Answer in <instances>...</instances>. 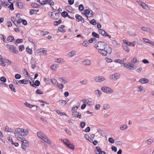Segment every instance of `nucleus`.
Instances as JSON below:
<instances>
[{"mask_svg":"<svg viewBox=\"0 0 154 154\" xmlns=\"http://www.w3.org/2000/svg\"><path fill=\"white\" fill-rule=\"evenodd\" d=\"M112 52V48L107 45L106 46L104 47V48L100 50L98 53L103 56H106L108 54H110Z\"/></svg>","mask_w":154,"mask_h":154,"instance_id":"obj_1","label":"nucleus"},{"mask_svg":"<svg viewBox=\"0 0 154 154\" xmlns=\"http://www.w3.org/2000/svg\"><path fill=\"white\" fill-rule=\"evenodd\" d=\"M82 14L83 16H85L88 20L89 18L94 17V14L93 11L89 8L85 9Z\"/></svg>","mask_w":154,"mask_h":154,"instance_id":"obj_2","label":"nucleus"},{"mask_svg":"<svg viewBox=\"0 0 154 154\" xmlns=\"http://www.w3.org/2000/svg\"><path fill=\"white\" fill-rule=\"evenodd\" d=\"M37 134L39 138L48 144L50 145L51 144V140L42 132L38 131L37 132Z\"/></svg>","mask_w":154,"mask_h":154,"instance_id":"obj_3","label":"nucleus"},{"mask_svg":"<svg viewBox=\"0 0 154 154\" xmlns=\"http://www.w3.org/2000/svg\"><path fill=\"white\" fill-rule=\"evenodd\" d=\"M107 45V43L105 42L102 41H99L94 45V47L97 50L98 52L100 50L103 49L104 47Z\"/></svg>","mask_w":154,"mask_h":154,"instance_id":"obj_4","label":"nucleus"},{"mask_svg":"<svg viewBox=\"0 0 154 154\" xmlns=\"http://www.w3.org/2000/svg\"><path fill=\"white\" fill-rule=\"evenodd\" d=\"M61 141H62L65 145L69 148L74 150L75 146L73 144L71 143L70 141L67 139H61Z\"/></svg>","mask_w":154,"mask_h":154,"instance_id":"obj_5","label":"nucleus"},{"mask_svg":"<svg viewBox=\"0 0 154 154\" xmlns=\"http://www.w3.org/2000/svg\"><path fill=\"white\" fill-rule=\"evenodd\" d=\"M101 91L104 93L108 94H111L114 93V91L111 87L104 86L101 88Z\"/></svg>","mask_w":154,"mask_h":154,"instance_id":"obj_6","label":"nucleus"},{"mask_svg":"<svg viewBox=\"0 0 154 154\" xmlns=\"http://www.w3.org/2000/svg\"><path fill=\"white\" fill-rule=\"evenodd\" d=\"M17 131L18 132L23 136L24 137L28 135L29 133V130L28 129H24L23 128H18L17 129Z\"/></svg>","mask_w":154,"mask_h":154,"instance_id":"obj_7","label":"nucleus"},{"mask_svg":"<svg viewBox=\"0 0 154 154\" xmlns=\"http://www.w3.org/2000/svg\"><path fill=\"white\" fill-rule=\"evenodd\" d=\"M15 137L19 141H23L25 140V138L22 135L18 132L17 131V129H16V131L14 132Z\"/></svg>","mask_w":154,"mask_h":154,"instance_id":"obj_8","label":"nucleus"},{"mask_svg":"<svg viewBox=\"0 0 154 154\" xmlns=\"http://www.w3.org/2000/svg\"><path fill=\"white\" fill-rule=\"evenodd\" d=\"M122 64H123L124 67L130 70H133L135 68L134 67V64H131V63L129 62L127 64L126 63H123Z\"/></svg>","mask_w":154,"mask_h":154,"instance_id":"obj_9","label":"nucleus"},{"mask_svg":"<svg viewBox=\"0 0 154 154\" xmlns=\"http://www.w3.org/2000/svg\"><path fill=\"white\" fill-rule=\"evenodd\" d=\"M22 142L21 147L24 150H26L27 147L29 146V142L25 138L23 141H21Z\"/></svg>","mask_w":154,"mask_h":154,"instance_id":"obj_10","label":"nucleus"},{"mask_svg":"<svg viewBox=\"0 0 154 154\" xmlns=\"http://www.w3.org/2000/svg\"><path fill=\"white\" fill-rule=\"evenodd\" d=\"M94 79L96 82L99 83L105 81L106 79L105 77L102 76H95Z\"/></svg>","mask_w":154,"mask_h":154,"instance_id":"obj_11","label":"nucleus"},{"mask_svg":"<svg viewBox=\"0 0 154 154\" xmlns=\"http://www.w3.org/2000/svg\"><path fill=\"white\" fill-rule=\"evenodd\" d=\"M120 77V75L118 73H115L110 75L109 78L112 80L116 81Z\"/></svg>","mask_w":154,"mask_h":154,"instance_id":"obj_12","label":"nucleus"},{"mask_svg":"<svg viewBox=\"0 0 154 154\" xmlns=\"http://www.w3.org/2000/svg\"><path fill=\"white\" fill-rule=\"evenodd\" d=\"M47 50L44 48H40L36 50L35 52L36 53H42L43 56H46L47 55Z\"/></svg>","mask_w":154,"mask_h":154,"instance_id":"obj_13","label":"nucleus"},{"mask_svg":"<svg viewBox=\"0 0 154 154\" xmlns=\"http://www.w3.org/2000/svg\"><path fill=\"white\" fill-rule=\"evenodd\" d=\"M137 90L138 92L144 93L146 91L145 88L141 85H138L137 87Z\"/></svg>","mask_w":154,"mask_h":154,"instance_id":"obj_14","label":"nucleus"},{"mask_svg":"<svg viewBox=\"0 0 154 154\" xmlns=\"http://www.w3.org/2000/svg\"><path fill=\"white\" fill-rule=\"evenodd\" d=\"M73 116L75 117H77L79 119L81 118V114L80 113L77 111H73L72 112Z\"/></svg>","mask_w":154,"mask_h":154,"instance_id":"obj_15","label":"nucleus"},{"mask_svg":"<svg viewBox=\"0 0 154 154\" xmlns=\"http://www.w3.org/2000/svg\"><path fill=\"white\" fill-rule=\"evenodd\" d=\"M51 17L54 20H57L59 17V14L57 13H54L53 12H51Z\"/></svg>","mask_w":154,"mask_h":154,"instance_id":"obj_16","label":"nucleus"},{"mask_svg":"<svg viewBox=\"0 0 154 154\" xmlns=\"http://www.w3.org/2000/svg\"><path fill=\"white\" fill-rule=\"evenodd\" d=\"M75 18L78 20L79 21H80L82 23L85 22V20L83 17L81 15L78 14H76L75 15Z\"/></svg>","mask_w":154,"mask_h":154,"instance_id":"obj_17","label":"nucleus"},{"mask_svg":"<svg viewBox=\"0 0 154 154\" xmlns=\"http://www.w3.org/2000/svg\"><path fill=\"white\" fill-rule=\"evenodd\" d=\"M59 81L62 84H65L68 81V79L67 78L65 77H61L59 78Z\"/></svg>","mask_w":154,"mask_h":154,"instance_id":"obj_18","label":"nucleus"},{"mask_svg":"<svg viewBox=\"0 0 154 154\" xmlns=\"http://www.w3.org/2000/svg\"><path fill=\"white\" fill-rule=\"evenodd\" d=\"M82 63L83 64L86 66H89L91 64V61L89 59L85 60L82 61Z\"/></svg>","mask_w":154,"mask_h":154,"instance_id":"obj_19","label":"nucleus"},{"mask_svg":"<svg viewBox=\"0 0 154 154\" xmlns=\"http://www.w3.org/2000/svg\"><path fill=\"white\" fill-rule=\"evenodd\" d=\"M139 82L142 84H146L149 82V80L147 78H142L139 80Z\"/></svg>","mask_w":154,"mask_h":154,"instance_id":"obj_20","label":"nucleus"},{"mask_svg":"<svg viewBox=\"0 0 154 154\" xmlns=\"http://www.w3.org/2000/svg\"><path fill=\"white\" fill-rule=\"evenodd\" d=\"M59 67V65L57 64H54L51 65L50 66L51 69L54 71H56L57 69V68Z\"/></svg>","mask_w":154,"mask_h":154,"instance_id":"obj_21","label":"nucleus"},{"mask_svg":"<svg viewBox=\"0 0 154 154\" xmlns=\"http://www.w3.org/2000/svg\"><path fill=\"white\" fill-rule=\"evenodd\" d=\"M102 107L104 110H107L110 108V106L109 104L105 103L103 104Z\"/></svg>","mask_w":154,"mask_h":154,"instance_id":"obj_22","label":"nucleus"},{"mask_svg":"<svg viewBox=\"0 0 154 154\" xmlns=\"http://www.w3.org/2000/svg\"><path fill=\"white\" fill-rule=\"evenodd\" d=\"M94 93L97 97H99L102 94V92L100 90L97 89L94 91Z\"/></svg>","mask_w":154,"mask_h":154,"instance_id":"obj_23","label":"nucleus"},{"mask_svg":"<svg viewBox=\"0 0 154 154\" xmlns=\"http://www.w3.org/2000/svg\"><path fill=\"white\" fill-rule=\"evenodd\" d=\"M65 27V26L64 25H61L58 28V30L61 32L64 33L66 31V29H63Z\"/></svg>","mask_w":154,"mask_h":154,"instance_id":"obj_24","label":"nucleus"},{"mask_svg":"<svg viewBox=\"0 0 154 154\" xmlns=\"http://www.w3.org/2000/svg\"><path fill=\"white\" fill-rule=\"evenodd\" d=\"M98 31L99 33L101 34L103 36H106V35H107V32L103 29H99Z\"/></svg>","mask_w":154,"mask_h":154,"instance_id":"obj_25","label":"nucleus"},{"mask_svg":"<svg viewBox=\"0 0 154 154\" xmlns=\"http://www.w3.org/2000/svg\"><path fill=\"white\" fill-rule=\"evenodd\" d=\"M76 52L75 50L72 51L68 53L67 55L69 57H72L76 54Z\"/></svg>","mask_w":154,"mask_h":154,"instance_id":"obj_26","label":"nucleus"},{"mask_svg":"<svg viewBox=\"0 0 154 154\" xmlns=\"http://www.w3.org/2000/svg\"><path fill=\"white\" fill-rule=\"evenodd\" d=\"M24 104L26 106L30 108H32V107H34L35 109H37V107L36 105H32L31 104L28 103L27 102H25Z\"/></svg>","mask_w":154,"mask_h":154,"instance_id":"obj_27","label":"nucleus"},{"mask_svg":"<svg viewBox=\"0 0 154 154\" xmlns=\"http://www.w3.org/2000/svg\"><path fill=\"white\" fill-rule=\"evenodd\" d=\"M111 42L114 46L116 47L119 48L120 46V44L118 43L115 40H112Z\"/></svg>","mask_w":154,"mask_h":154,"instance_id":"obj_28","label":"nucleus"},{"mask_svg":"<svg viewBox=\"0 0 154 154\" xmlns=\"http://www.w3.org/2000/svg\"><path fill=\"white\" fill-rule=\"evenodd\" d=\"M5 131L7 132H11L12 133H14V132L13 129L9 128L8 126L5 127Z\"/></svg>","mask_w":154,"mask_h":154,"instance_id":"obj_29","label":"nucleus"},{"mask_svg":"<svg viewBox=\"0 0 154 154\" xmlns=\"http://www.w3.org/2000/svg\"><path fill=\"white\" fill-rule=\"evenodd\" d=\"M22 19L20 18H19L15 23H14L15 25L17 27H19L20 26V23H22Z\"/></svg>","mask_w":154,"mask_h":154,"instance_id":"obj_30","label":"nucleus"},{"mask_svg":"<svg viewBox=\"0 0 154 154\" xmlns=\"http://www.w3.org/2000/svg\"><path fill=\"white\" fill-rule=\"evenodd\" d=\"M16 5L19 8L22 9L23 8V3L20 2H16Z\"/></svg>","mask_w":154,"mask_h":154,"instance_id":"obj_31","label":"nucleus"},{"mask_svg":"<svg viewBox=\"0 0 154 154\" xmlns=\"http://www.w3.org/2000/svg\"><path fill=\"white\" fill-rule=\"evenodd\" d=\"M10 50L12 51L15 54H17L18 51L16 49V47L14 45H12Z\"/></svg>","mask_w":154,"mask_h":154,"instance_id":"obj_32","label":"nucleus"},{"mask_svg":"<svg viewBox=\"0 0 154 154\" xmlns=\"http://www.w3.org/2000/svg\"><path fill=\"white\" fill-rule=\"evenodd\" d=\"M44 81L47 84H50L51 83H52L53 84L54 83L52 80L49 78H44Z\"/></svg>","mask_w":154,"mask_h":154,"instance_id":"obj_33","label":"nucleus"},{"mask_svg":"<svg viewBox=\"0 0 154 154\" xmlns=\"http://www.w3.org/2000/svg\"><path fill=\"white\" fill-rule=\"evenodd\" d=\"M153 142V140L151 139H149L146 140L145 143L148 145H151Z\"/></svg>","mask_w":154,"mask_h":154,"instance_id":"obj_34","label":"nucleus"},{"mask_svg":"<svg viewBox=\"0 0 154 154\" xmlns=\"http://www.w3.org/2000/svg\"><path fill=\"white\" fill-rule=\"evenodd\" d=\"M96 148L97 150H95L94 152L96 154H101L100 152L101 151V149L99 146H96Z\"/></svg>","mask_w":154,"mask_h":154,"instance_id":"obj_35","label":"nucleus"},{"mask_svg":"<svg viewBox=\"0 0 154 154\" xmlns=\"http://www.w3.org/2000/svg\"><path fill=\"white\" fill-rule=\"evenodd\" d=\"M55 62L58 63H64V60L61 58H59L56 59Z\"/></svg>","mask_w":154,"mask_h":154,"instance_id":"obj_36","label":"nucleus"},{"mask_svg":"<svg viewBox=\"0 0 154 154\" xmlns=\"http://www.w3.org/2000/svg\"><path fill=\"white\" fill-rule=\"evenodd\" d=\"M14 38L13 36L11 35H9L7 38V42H12L14 39Z\"/></svg>","mask_w":154,"mask_h":154,"instance_id":"obj_37","label":"nucleus"},{"mask_svg":"<svg viewBox=\"0 0 154 154\" xmlns=\"http://www.w3.org/2000/svg\"><path fill=\"white\" fill-rule=\"evenodd\" d=\"M30 83L31 85H32V86L35 87V85L37 86H38L39 85H40V82L38 80H36L35 81L34 84L33 85H32L31 84V82H30Z\"/></svg>","mask_w":154,"mask_h":154,"instance_id":"obj_38","label":"nucleus"},{"mask_svg":"<svg viewBox=\"0 0 154 154\" xmlns=\"http://www.w3.org/2000/svg\"><path fill=\"white\" fill-rule=\"evenodd\" d=\"M18 82L19 83L24 84H28V81L25 79H22L18 81Z\"/></svg>","mask_w":154,"mask_h":154,"instance_id":"obj_39","label":"nucleus"},{"mask_svg":"<svg viewBox=\"0 0 154 154\" xmlns=\"http://www.w3.org/2000/svg\"><path fill=\"white\" fill-rule=\"evenodd\" d=\"M66 9L69 12L71 13L73 11L72 9L70 6H66Z\"/></svg>","mask_w":154,"mask_h":154,"instance_id":"obj_40","label":"nucleus"},{"mask_svg":"<svg viewBox=\"0 0 154 154\" xmlns=\"http://www.w3.org/2000/svg\"><path fill=\"white\" fill-rule=\"evenodd\" d=\"M9 87L12 91L14 92H16V91L15 90V88L13 84H10L9 85Z\"/></svg>","mask_w":154,"mask_h":154,"instance_id":"obj_41","label":"nucleus"},{"mask_svg":"<svg viewBox=\"0 0 154 154\" xmlns=\"http://www.w3.org/2000/svg\"><path fill=\"white\" fill-rule=\"evenodd\" d=\"M141 6L143 9L147 10L149 8L148 6L145 3L143 2L141 5Z\"/></svg>","mask_w":154,"mask_h":154,"instance_id":"obj_42","label":"nucleus"},{"mask_svg":"<svg viewBox=\"0 0 154 154\" xmlns=\"http://www.w3.org/2000/svg\"><path fill=\"white\" fill-rule=\"evenodd\" d=\"M47 4H48L51 6L54 5V2L52 0H46Z\"/></svg>","mask_w":154,"mask_h":154,"instance_id":"obj_43","label":"nucleus"},{"mask_svg":"<svg viewBox=\"0 0 154 154\" xmlns=\"http://www.w3.org/2000/svg\"><path fill=\"white\" fill-rule=\"evenodd\" d=\"M26 51L28 53L30 54H32V51L31 49L29 48V46H27L26 48Z\"/></svg>","mask_w":154,"mask_h":154,"instance_id":"obj_44","label":"nucleus"},{"mask_svg":"<svg viewBox=\"0 0 154 154\" xmlns=\"http://www.w3.org/2000/svg\"><path fill=\"white\" fill-rule=\"evenodd\" d=\"M62 20L59 19L58 21H55L54 22V25L55 26H57L58 25L62 23Z\"/></svg>","mask_w":154,"mask_h":154,"instance_id":"obj_45","label":"nucleus"},{"mask_svg":"<svg viewBox=\"0 0 154 154\" xmlns=\"http://www.w3.org/2000/svg\"><path fill=\"white\" fill-rule=\"evenodd\" d=\"M141 29L144 31H146L149 32L150 31V29L148 28L146 26H142L141 27Z\"/></svg>","mask_w":154,"mask_h":154,"instance_id":"obj_46","label":"nucleus"},{"mask_svg":"<svg viewBox=\"0 0 154 154\" xmlns=\"http://www.w3.org/2000/svg\"><path fill=\"white\" fill-rule=\"evenodd\" d=\"M138 62V61L137 60V59L136 58H133L131 62H130V63H131V64L135 63Z\"/></svg>","mask_w":154,"mask_h":154,"instance_id":"obj_47","label":"nucleus"},{"mask_svg":"<svg viewBox=\"0 0 154 154\" xmlns=\"http://www.w3.org/2000/svg\"><path fill=\"white\" fill-rule=\"evenodd\" d=\"M96 38L93 37L91 38L90 39H89L88 41L90 43H92L94 42H96Z\"/></svg>","mask_w":154,"mask_h":154,"instance_id":"obj_48","label":"nucleus"},{"mask_svg":"<svg viewBox=\"0 0 154 154\" xmlns=\"http://www.w3.org/2000/svg\"><path fill=\"white\" fill-rule=\"evenodd\" d=\"M56 112L58 115H60V116L63 115H66V114L65 113L63 112H62L59 110H57Z\"/></svg>","mask_w":154,"mask_h":154,"instance_id":"obj_49","label":"nucleus"},{"mask_svg":"<svg viewBox=\"0 0 154 154\" xmlns=\"http://www.w3.org/2000/svg\"><path fill=\"white\" fill-rule=\"evenodd\" d=\"M89 22L91 24L94 26L96 25L97 23L96 20L94 19H93L90 20L89 21Z\"/></svg>","mask_w":154,"mask_h":154,"instance_id":"obj_50","label":"nucleus"},{"mask_svg":"<svg viewBox=\"0 0 154 154\" xmlns=\"http://www.w3.org/2000/svg\"><path fill=\"white\" fill-rule=\"evenodd\" d=\"M92 35L94 37H95L97 38H99V35L95 32H92Z\"/></svg>","mask_w":154,"mask_h":154,"instance_id":"obj_51","label":"nucleus"},{"mask_svg":"<svg viewBox=\"0 0 154 154\" xmlns=\"http://www.w3.org/2000/svg\"><path fill=\"white\" fill-rule=\"evenodd\" d=\"M23 42V39H18L16 40V42H15L16 44H18L21 43H22Z\"/></svg>","mask_w":154,"mask_h":154,"instance_id":"obj_52","label":"nucleus"},{"mask_svg":"<svg viewBox=\"0 0 154 154\" xmlns=\"http://www.w3.org/2000/svg\"><path fill=\"white\" fill-rule=\"evenodd\" d=\"M123 49L126 52H128L129 51V49L128 47L126 45H123Z\"/></svg>","mask_w":154,"mask_h":154,"instance_id":"obj_53","label":"nucleus"},{"mask_svg":"<svg viewBox=\"0 0 154 154\" xmlns=\"http://www.w3.org/2000/svg\"><path fill=\"white\" fill-rule=\"evenodd\" d=\"M59 102L63 106H65L67 103L66 101L65 100H60L59 101Z\"/></svg>","mask_w":154,"mask_h":154,"instance_id":"obj_54","label":"nucleus"},{"mask_svg":"<svg viewBox=\"0 0 154 154\" xmlns=\"http://www.w3.org/2000/svg\"><path fill=\"white\" fill-rule=\"evenodd\" d=\"M68 13L65 11H64L61 13V15L64 17H65L68 16Z\"/></svg>","mask_w":154,"mask_h":154,"instance_id":"obj_55","label":"nucleus"},{"mask_svg":"<svg viewBox=\"0 0 154 154\" xmlns=\"http://www.w3.org/2000/svg\"><path fill=\"white\" fill-rule=\"evenodd\" d=\"M31 5L32 7L35 8H37L39 6V5H38V4H37L35 3H32L31 4Z\"/></svg>","mask_w":154,"mask_h":154,"instance_id":"obj_56","label":"nucleus"},{"mask_svg":"<svg viewBox=\"0 0 154 154\" xmlns=\"http://www.w3.org/2000/svg\"><path fill=\"white\" fill-rule=\"evenodd\" d=\"M82 45L85 47H87L89 45V43L87 41H84L82 43Z\"/></svg>","mask_w":154,"mask_h":154,"instance_id":"obj_57","label":"nucleus"},{"mask_svg":"<svg viewBox=\"0 0 154 154\" xmlns=\"http://www.w3.org/2000/svg\"><path fill=\"white\" fill-rule=\"evenodd\" d=\"M127 128L128 127L126 125H121L120 127V129L121 130H123L125 129H127Z\"/></svg>","mask_w":154,"mask_h":154,"instance_id":"obj_58","label":"nucleus"},{"mask_svg":"<svg viewBox=\"0 0 154 154\" xmlns=\"http://www.w3.org/2000/svg\"><path fill=\"white\" fill-rule=\"evenodd\" d=\"M79 10L80 11H83L84 9V7L83 5L82 4H81L79 5Z\"/></svg>","mask_w":154,"mask_h":154,"instance_id":"obj_59","label":"nucleus"},{"mask_svg":"<svg viewBox=\"0 0 154 154\" xmlns=\"http://www.w3.org/2000/svg\"><path fill=\"white\" fill-rule=\"evenodd\" d=\"M80 83L82 84L86 85L88 83V82L87 80L84 79L80 81Z\"/></svg>","mask_w":154,"mask_h":154,"instance_id":"obj_60","label":"nucleus"},{"mask_svg":"<svg viewBox=\"0 0 154 154\" xmlns=\"http://www.w3.org/2000/svg\"><path fill=\"white\" fill-rule=\"evenodd\" d=\"M8 8L11 11H13L14 9L13 3H11V5L8 6Z\"/></svg>","mask_w":154,"mask_h":154,"instance_id":"obj_61","label":"nucleus"},{"mask_svg":"<svg viewBox=\"0 0 154 154\" xmlns=\"http://www.w3.org/2000/svg\"><path fill=\"white\" fill-rule=\"evenodd\" d=\"M21 76L19 74H16L15 75V77L16 79H19L21 78Z\"/></svg>","mask_w":154,"mask_h":154,"instance_id":"obj_62","label":"nucleus"},{"mask_svg":"<svg viewBox=\"0 0 154 154\" xmlns=\"http://www.w3.org/2000/svg\"><path fill=\"white\" fill-rule=\"evenodd\" d=\"M0 80L3 82H5L6 81V78L4 76H2L0 78Z\"/></svg>","mask_w":154,"mask_h":154,"instance_id":"obj_63","label":"nucleus"},{"mask_svg":"<svg viewBox=\"0 0 154 154\" xmlns=\"http://www.w3.org/2000/svg\"><path fill=\"white\" fill-rule=\"evenodd\" d=\"M36 94H43V92L39 89H38L36 91Z\"/></svg>","mask_w":154,"mask_h":154,"instance_id":"obj_64","label":"nucleus"}]
</instances>
